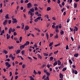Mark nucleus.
I'll use <instances>...</instances> for the list:
<instances>
[{
  "mask_svg": "<svg viewBox=\"0 0 80 80\" xmlns=\"http://www.w3.org/2000/svg\"><path fill=\"white\" fill-rule=\"evenodd\" d=\"M12 20H13V21H12L13 24H14L15 23H17V19H16V18H12Z\"/></svg>",
  "mask_w": 80,
  "mask_h": 80,
  "instance_id": "obj_1",
  "label": "nucleus"
},
{
  "mask_svg": "<svg viewBox=\"0 0 80 80\" xmlns=\"http://www.w3.org/2000/svg\"><path fill=\"white\" fill-rule=\"evenodd\" d=\"M27 8H31L32 7V4L31 3H29L28 4H27Z\"/></svg>",
  "mask_w": 80,
  "mask_h": 80,
  "instance_id": "obj_2",
  "label": "nucleus"
},
{
  "mask_svg": "<svg viewBox=\"0 0 80 80\" xmlns=\"http://www.w3.org/2000/svg\"><path fill=\"white\" fill-rule=\"evenodd\" d=\"M72 73H74L75 74V75H77V73H78V72H77V71L76 70H74V69L72 70Z\"/></svg>",
  "mask_w": 80,
  "mask_h": 80,
  "instance_id": "obj_3",
  "label": "nucleus"
},
{
  "mask_svg": "<svg viewBox=\"0 0 80 80\" xmlns=\"http://www.w3.org/2000/svg\"><path fill=\"white\" fill-rule=\"evenodd\" d=\"M29 28V27H28V26H26L25 28L24 29V31H25V30H28Z\"/></svg>",
  "mask_w": 80,
  "mask_h": 80,
  "instance_id": "obj_4",
  "label": "nucleus"
},
{
  "mask_svg": "<svg viewBox=\"0 0 80 80\" xmlns=\"http://www.w3.org/2000/svg\"><path fill=\"white\" fill-rule=\"evenodd\" d=\"M25 45L24 44V45H22L20 46V49L21 50H22V48H25Z\"/></svg>",
  "mask_w": 80,
  "mask_h": 80,
  "instance_id": "obj_5",
  "label": "nucleus"
},
{
  "mask_svg": "<svg viewBox=\"0 0 80 80\" xmlns=\"http://www.w3.org/2000/svg\"><path fill=\"white\" fill-rule=\"evenodd\" d=\"M24 45H25V46L30 45V42H29V41H27L24 44Z\"/></svg>",
  "mask_w": 80,
  "mask_h": 80,
  "instance_id": "obj_6",
  "label": "nucleus"
},
{
  "mask_svg": "<svg viewBox=\"0 0 80 80\" xmlns=\"http://www.w3.org/2000/svg\"><path fill=\"white\" fill-rule=\"evenodd\" d=\"M28 13H30L31 16H32L33 17V16L34 15V13H33L30 11H29Z\"/></svg>",
  "mask_w": 80,
  "mask_h": 80,
  "instance_id": "obj_7",
  "label": "nucleus"
},
{
  "mask_svg": "<svg viewBox=\"0 0 80 80\" xmlns=\"http://www.w3.org/2000/svg\"><path fill=\"white\" fill-rule=\"evenodd\" d=\"M12 28H10L9 30V32L8 33L10 34L12 33Z\"/></svg>",
  "mask_w": 80,
  "mask_h": 80,
  "instance_id": "obj_8",
  "label": "nucleus"
},
{
  "mask_svg": "<svg viewBox=\"0 0 80 80\" xmlns=\"http://www.w3.org/2000/svg\"><path fill=\"white\" fill-rule=\"evenodd\" d=\"M8 22V20H5L3 23V25H5L6 24H7Z\"/></svg>",
  "mask_w": 80,
  "mask_h": 80,
  "instance_id": "obj_9",
  "label": "nucleus"
},
{
  "mask_svg": "<svg viewBox=\"0 0 80 80\" xmlns=\"http://www.w3.org/2000/svg\"><path fill=\"white\" fill-rule=\"evenodd\" d=\"M60 77L61 79H62L63 78V75L62 74V73H60Z\"/></svg>",
  "mask_w": 80,
  "mask_h": 80,
  "instance_id": "obj_10",
  "label": "nucleus"
},
{
  "mask_svg": "<svg viewBox=\"0 0 80 80\" xmlns=\"http://www.w3.org/2000/svg\"><path fill=\"white\" fill-rule=\"evenodd\" d=\"M37 55L38 57H39V58H40V59H42V56L40 55L39 54H38Z\"/></svg>",
  "mask_w": 80,
  "mask_h": 80,
  "instance_id": "obj_11",
  "label": "nucleus"
},
{
  "mask_svg": "<svg viewBox=\"0 0 80 80\" xmlns=\"http://www.w3.org/2000/svg\"><path fill=\"white\" fill-rule=\"evenodd\" d=\"M20 50H17V51L16 52V54H18V53H20Z\"/></svg>",
  "mask_w": 80,
  "mask_h": 80,
  "instance_id": "obj_12",
  "label": "nucleus"
},
{
  "mask_svg": "<svg viewBox=\"0 0 80 80\" xmlns=\"http://www.w3.org/2000/svg\"><path fill=\"white\" fill-rule=\"evenodd\" d=\"M58 64V63L57 62V61H55L54 63H53L54 66H56Z\"/></svg>",
  "mask_w": 80,
  "mask_h": 80,
  "instance_id": "obj_13",
  "label": "nucleus"
},
{
  "mask_svg": "<svg viewBox=\"0 0 80 80\" xmlns=\"http://www.w3.org/2000/svg\"><path fill=\"white\" fill-rule=\"evenodd\" d=\"M34 8H32L30 9V11H31V12H34Z\"/></svg>",
  "mask_w": 80,
  "mask_h": 80,
  "instance_id": "obj_14",
  "label": "nucleus"
},
{
  "mask_svg": "<svg viewBox=\"0 0 80 80\" xmlns=\"http://www.w3.org/2000/svg\"><path fill=\"white\" fill-rule=\"evenodd\" d=\"M51 10V8L50 7H48L47 8V11H50Z\"/></svg>",
  "mask_w": 80,
  "mask_h": 80,
  "instance_id": "obj_15",
  "label": "nucleus"
},
{
  "mask_svg": "<svg viewBox=\"0 0 80 80\" xmlns=\"http://www.w3.org/2000/svg\"><path fill=\"white\" fill-rule=\"evenodd\" d=\"M46 35L47 39L48 40V38H49V35H48V33H46Z\"/></svg>",
  "mask_w": 80,
  "mask_h": 80,
  "instance_id": "obj_16",
  "label": "nucleus"
},
{
  "mask_svg": "<svg viewBox=\"0 0 80 80\" xmlns=\"http://www.w3.org/2000/svg\"><path fill=\"white\" fill-rule=\"evenodd\" d=\"M77 3H74V8H77Z\"/></svg>",
  "mask_w": 80,
  "mask_h": 80,
  "instance_id": "obj_17",
  "label": "nucleus"
},
{
  "mask_svg": "<svg viewBox=\"0 0 80 80\" xmlns=\"http://www.w3.org/2000/svg\"><path fill=\"white\" fill-rule=\"evenodd\" d=\"M8 48L9 50H11V49H13V48H14L13 46H12L11 47L9 46Z\"/></svg>",
  "mask_w": 80,
  "mask_h": 80,
  "instance_id": "obj_18",
  "label": "nucleus"
},
{
  "mask_svg": "<svg viewBox=\"0 0 80 80\" xmlns=\"http://www.w3.org/2000/svg\"><path fill=\"white\" fill-rule=\"evenodd\" d=\"M74 56L75 57H78V53H76L74 54Z\"/></svg>",
  "mask_w": 80,
  "mask_h": 80,
  "instance_id": "obj_19",
  "label": "nucleus"
},
{
  "mask_svg": "<svg viewBox=\"0 0 80 80\" xmlns=\"http://www.w3.org/2000/svg\"><path fill=\"white\" fill-rule=\"evenodd\" d=\"M34 29H35L36 30H37L38 32H40V30L39 29H38V28H34Z\"/></svg>",
  "mask_w": 80,
  "mask_h": 80,
  "instance_id": "obj_20",
  "label": "nucleus"
},
{
  "mask_svg": "<svg viewBox=\"0 0 80 80\" xmlns=\"http://www.w3.org/2000/svg\"><path fill=\"white\" fill-rule=\"evenodd\" d=\"M21 25L22 26V29H23V28H24V23H22L21 24Z\"/></svg>",
  "mask_w": 80,
  "mask_h": 80,
  "instance_id": "obj_21",
  "label": "nucleus"
},
{
  "mask_svg": "<svg viewBox=\"0 0 80 80\" xmlns=\"http://www.w3.org/2000/svg\"><path fill=\"white\" fill-rule=\"evenodd\" d=\"M54 38L56 39L58 38V34H56V35L54 37Z\"/></svg>",
  "mask_w": 80,
  "mask_h": 80,
  "instance_id": "obj_22",
  "label": "nucleus"
},
{
  "mask_svg": "<svg viewBox=\"0 0 80 80\" xmlns=\"http://www.w3.org/2000/svg\"><path fill=\"white\" fill-rule=\"evenodd\" d=\"M58 65H61V62H60V60H58Z\"/></svg>",
  "mask_w": 80,
  "mask_h": 80,
  "instance_id": "obj_23",
  "label": "nucleus"
},
{
  "mask_svg": "<svg viewBox=\"0 0 80 80\" xmlns=\"http://www.w3.org/2000/svg\"><path fill=\"white\" fill-rule=\"evenodd\" d=\"M43 55H44V56H45V57H47V56H48V54L46 53H44L43 54Z\"/></svg>",
  "mask_w": 80,
  "mask_h": 80,
  "instance_id": "obj_24",
  "label": "nucleus"
},
{
  "mask_svg": "<svg viewBox=\"0 0 80 80\" xmlns=\"http://www.w3.org/2000/svg\"><path fill=\"white\" fill-rule=\"evenodd\" d=\"M50 61H52L53 60V57H50Z\"/></svg>",
  "mask_w": 80,
  "mask_h": 80,
  "instance_id": "obj_25",
  "label": "nucleus"
},
{
  "mask_svg": "<svg viewBox=\"0 0 80 80\" xmlns=\"http://www.w3.org/2000/svg\"><path fill=\"white\" fill-rule=\"evenodd\" d=\"M53 42H51L49 44V47H52V45H53Z\"/></svg>",
  "mask_w": 80,
  "mask_h": 80,
  "instance_id": "obj_26",
  "label": "nucleus"
},
{
  "mask_svg": "<svg viewBox=\"0 0 80 80\" xmlns=\"http://www.w3.org/2000/svg\"><path fill=\"white\" fill-rule=\"evenodd\" d=\"M66 70H67V68H64L62 69V72H65Z\"/></svg>",
  "mask_w": 80,
  "mask_h": 80,
  "instance_id": "obj_27",
  "label": "nucleus"
},
{
  "mask_svg": "<svg viewBox=\"0 0 80 80\" xmlns=\"http://www.w3.org/2000/svg\"><path fill=\"white\" fill-rule=\"evenodd\" d=\"M60 33H61V35H63V34L64 33V31H61Z\"/></svg>",
  "mask_w": 80,
  "mask_h": 80,
  "instance_id": "obj_28",
  "label": "nucleus"
},
{
  "mask_svg": "<svg viewBox=\"0 0 80 80\" xmlns=\"http://www.w3.org/2000/svg\"><path fill=\"white\" fill-rule=\"evenodd\" d=\"M58 26L59 28H62V24H59Z\"/></svg>",
  "mask_w": 80,
  "mask_h": 80,
  "instance_id": "obj_29",
  "label": "nucleus"
},
{
  "mask_svg": "<svg viewBox=\"0 0 80 80\" xmlns=\"http://www.w3.org/2000/svg\"><path fill=\"white\" fill-rule=\"evenodd\" d=\"M5 18L6 19H7V18H8L9 17H8V14H7L6 15L5 17Z\"/></svg>",
  "mask_w": 80,
  "mask_h": 80,
  "instance_id": "obj_30",
  "label": "nucleus"
},
{
  "mask_svg": "<svg viewBox=\"0 0 80 80\" xmlns=\"http://www.w3.org/2000/svg\"><path fill=\"white\" fill-rule=\"evenodd\" d=\"M3 52L4 53H5V54H7V53L8 52H7V50H4Z\"/></svg>",
  "mask_w": 80,
  "mask_h": 80,
  "instance_id": "obj_31",
  "label": "nucleus"
},
{
  "mask_svg": "<svg viewBox=\"0 0 80 80\" xmlns=\"http://www.w3.org/2000/svg\"><path fill=\"white\" fill-rule=\"evenodd\" d=\"M22 37H20V38H19V40H20V42H22Z\"/></svg>",
  "mask_w": 80,
  "mask_h": 80,
  "instance_id": "obj_32",
  "label": "nucleus"
},
{
  "mask_svg": "<svg viewBox=\"0 0 80 80\" xmlns=\"http://www.w3.org/2000/svg\"><path fill=\"white\" fill-rule=\"evenodd\" d=\"M5 63L6 64V66H7V67L9 64V63H8V62H6Z\"/></svg>",
  "mask_w": 80,
  "mask_h": 80,
  "instance_id": "obj_33",
  "label": "nucleus"
},
{
  "mask_svg": "<svg viewBox=\"0 0 80 80\" xmlns=\"http://www.w3.org/2000/svg\"><path fill=\"white\" fill-rule=\"evenodd\" d=\"M46 74H47V76H49V75H50V73L49 72H46Z\"/></svg>",
  "mask_w": 80,
  "mask_h": 80,
  "instance_id": "obj_34",
  "label": "nucleus"
},
{
  "mask_svg": "<svg viewBox=\"0 0 80 80\" xmlns=\"http://www.w3.org/2000/svg\"><path fill=\"white\" fill-rule=\"evenodd\" d=\"M33 73L34 74V75H37V74L38 73L36 72V71L35 70H34Z\"/></svg>",
  "mask_w": 80,
  "mask_h": 80,
  "instance_id": "obj_35",
  "label": "nucleus"
},
{
  "mask_svg": "<svg viewBox=\"0 0 80 80\" xmlns=\"http://www.w3.org/2000/svg\"><path fill=\"white\" fill-rule=\"evenodd\" d=\"M60 45V43H59L58 44L55 45L54 47H58V46H59Z\"/></svg>",
  "mask_w": 80,
  "mask_h": 80,
  "instance_id": "obj_36",
  "label": "nucleus"
},
{
  "mask_svg": "<svg viewBox=\"0 0 80 80\" xmlns=\"http://www.w3.org/2000/svg\"><path fill=\"white\" fill-rule=\"evenodd\" d=\"M25 51L24 50H23L21 52V53L22 54V55L24 54V53H25Z\"/></svg>",
  "mask_w": 80,
  "mask_h": 80,
  "instance_id": "obj_37",
  "label": "nucleus"
},
{
  "mask_svg": "<svg viewBox=\"0 0 80 80\" xmlns=\"http://www.w3.org/2000/svg\"><path fill=\"white\" fill-rule=\"evenodd\" d=\"M66 50H69V48H68V45H67L66 47Z\"/></svg>",
  "mask_w": 80,
  "mask_h": 80,
  "instance_id": "obj_38",
  "label": "nucleus"
},
{
  "mask_svg": "<svg viewBox=\"0 0 80 80\" xmlns=\"http://www.w3.org/2000/svg\"><path fill=\"white\" fill-rule=\"evenodd\" d=\"M65 8H63V9H61V11L62 13L63 12V10H65Z\"/></svg>",
  "mask_w": 80,
  "mask_h": 80,
  "instance_id": "obj_39",
  "label": "nucleus"
},
{
  "mask_svg": "<svg viewBox=\"0 0 80 80\" xmlns=\"http://www.w3.org/2000/svg\"><path fill=\"white\" fill-rule=\"evenodd\" d=\"M56 33H58V32H59V30L58 29H56Z\"/></svg>",
  "mask_w": 80,
  "mask_h": 80,
  "instance_id": "obj_40",
  "label": "nucleus"
},
{
  "mask_svg": "<svg viewBox=\"0 0 80 80\" xmlns=\"http://www.w3.org/2000/svg\"><path fill=\"white\" fill-rule=\"evenodd\" d=\"M8 22L9 24H10L12 22V21L11 20H9Z\"/></svg>",
  "mask_w": 80,
  "mask_h": 80,
  "instance_id": "obj_41",
  "label": "nucleus"
},
{
  "mask_svg": "<svg viewBox=\"0 0 80 80\" xmlns=\"http://www.w3.org/2000/svg\"><path fill=\"white\" fill-rule=\"evenodd\" d=\"M25 66H26L25 64H23L22 65V68H25Z\"/></svg>",
  "mask_w": 80,
  "mask_h": 80,
  "instance_id": "obj_42",
  "label": "nucleus"
},
{
  "mask_svg": "<svg viewBox=\"0 0 80 80\" xmlns=\"http://www.w3.org/2000/svg\"><path fill=\"white\" fill-rule=\"evenodd\" d=\"M57 3L58 4H60V0H58V1L57 2Z\"/></svg>",
  "mask_w": 80,
  "mask_h": 80,
  "instance_id": "obj_43",
  "label": "nucleus"
},
{
  "mask_svg": "<svg viewBox=\"0 0 80 80\" xmlns=\"http://www.w3.org/2000/svg\"><path fill=\"white\" fill-rule=\"evenodd\" d=\"M75 29L76 30V31L77 32V31H78V28L77 27H75Z\"/></svg>",
  "mask_w": 80,
  "mask_h": 80,
  "instance_id": "obj_44",
  "label": "nucleus"
},
{
  "mask_svg": "<svg viewBox=\"0 0 80 80\" xmlns=\"http://www.w3.org/2000/svg\"><path fill=\"white\" fill-rule=\"evenodd\" d=\"M58 26L57 25L55 26V29H58Z\"/></svg>",
  "mask_w": 80,
  "mask_h": 80,
  "instance_id": "obj_45",
  "label": "nucleus"
},
{
  "mask_svg": "<svg viewBox=\"0 0 80 80\" xmlns=\"http://www.w3.org/2000/svg\"><path fill=\"white\" fill-rule=\"evenodd\" d=\"M34 8H35V11L37 10H38V8H37V7H35Z\"/></svg>",
  "mask_w": 80,
  "mask_h": 80,
  "instance_id": "obj_46",
  "label": "nucleus"
},
{
  "mask_svg": "<svg viewBox=\"0 0 80 80\" xmlns=\"http://www.w3.org/2000/svg\"><path fill=\"white\" fill-rule=\"evenodd\" d=\"M62 5H63V6L65 5V2H62Z\"/></svg>",
  "mask_w": 80,
  "mask_h": 80,
  "instance_id": "obj_47",
  "label": "nucleus"
},
{
  "mask_svg": "<svg viewBox=\"0 0 80 80\" xmlns=\"http://www.w3.org/2000/svg\"><path fill=\"white\" fill-rule=\"evenodd\" d=\"M44 73H47V72H47V70L45 69L44 70Z\"/></svg>",
  "mask_w": 80,
  "mask_h": 80,
  "instance_id": "obj_48",
  "label": "nucleus"
},
{
  "mask_svg": "<svg viewBox=\"0 0 80 80\" xmlns=\"http://www.w3.org/2000/svg\"><path fill=\"white\" fill-rule=\"evenodd\" d=\"M34 7H37V6H38V4L35 3L34 4Z\"/></svg>",
  "mask_w": 80,
  "mask_h": 80,
  "instance_id": "obj_49",
  "label": "nucleus"
},
{
  "mask_svg": "<svg viewBox=\"0 0 80 80\" xmlns=\"http://www.w3.org/2000/svg\"><path fill=\"white\" fill-rule=\"evenodd\" d=\"M13 35L14 36L17 35V32H14Z\"/></svg>",
  "mask_w": 80,
  "mask_h": 80,
  "instance_id": "obj_50",
  "label": "nucleus"
},
{
  "mask_svg": "<svg viewBox=\"0 0 80 80\" xmlns=\"http://www.w3.org/2000/svg\"><path fill=\"white\" fill-rule=\"evenodd\" d=\"M7 67H8V68H10V67H11V65L10 64H9L7 66Z\"/></svg>",
  "mask_w": 80,
  "mask_h": 80,
  "instance_id": "obj_51",
  "label": "nucleus"
},
{
  "mask_svg": "<svg viewBox=\"0 0 80 80\" xmlns=\"http://www.w3.org/2000/svg\"><path fill=\"white\" fill-rule=\"evenodd\" d=\"M10 76L12 75V72H9Z\"/></svg>",
  "mask_w": 80,
  "mask_h": 80,
  "instance_id": "obj_52",
  "label": "nucleus"
},
{
  "mask_svg": "<svg viewBox=\"0 0 80 80\" xmlns=\"http://www.w3.org/2000/svg\"><path fill=\"white\" fill-rule=\"evenodd\" d=\"M71 39L72 41H74V39H73V37H71Z\"/></svg>",
  "mask_w": 80,
  "mask_h": 80,
  "instance_id": "obj_53",
  "label": "nucleus"
},
{
  "mask_svg": "<svg viewBox=\"0 0 80 80\" xmlns=\"http://www.w3.org/2000/svg\"><path fill=\"white\" fill-rule=\"evenodd\" d=\"M25 3H28V0H26L25 1Z\"/></svg>",
  "mask_w": 80,
  "mask_h": 80,
  "instance_id": "obj_54",
  "label": "nucleus"
},
{
  "mask_svg": "<svg viewBox=\"0 0 80 80\" xmlns=\"http://www.w3.org/2000/svg\"><path fill=\"white\" fill-rule=\"evenodd\" d=\"M34 22H38V19H37V18L34 20Z\"/></svg>",
  "mask_w": 80,
  "mask_h": 80,
  "instance_id": "obj_55",
  "label": "nucleus"
},
{
  "mask_svg": "<svg viewBox=\"0 0 80 80\" xmlns=\"http://www.w3.org/2000/svg\"><path fill=\"white\" fill-rule=\"evenodd\" d=\"M58 51H57L56 52H54V54H56V53H58Z\"/></svg>",
  "mask_w": 80,
  "mask_h": 80,
  "instance_id": "obj_56",
  "label": "nucleus"
},
{
  "mask_svg": "<svg viewBox=\"0 0 80 80\" xmlns=\"http://www.w3.org/2000/svg\"><path fill=\"white\" fill-rule=\"evenodd\" d=\"M15 31V28H13V29H12V32H14Z\"/></svg>",
  "mask_w": 80,
  "mask_h": 80,
  "instance_id": "obj_57",
  "label": "nucleus"
},
{
  "mask_svg": "<svg viewBox=\"0 0 80 80\" xmlns=\"http://www.w3.org/2000/svg\"><path fill=\"white\" fill-rule=\"evenodd\" d=\"M28 58L29 59H30V60H32V58H31L30 57H28Z\"/></svg>",
  "mask_w": 80,
  "mask_h": 80,
  "instance_id": "obj_58",
  "label": "nucleus"
},
{
  "mask_svg": "<svg viewBox=\"0 0 80 80\" xmlns=\"http://www.w3.org/2000/svg\"><path fill=\"white\" fill-rule=\"evenodd\" d=\"M52 28H55V25H53L52 26Z\"/></svg>",
  "mask_w": 80,
  "mask_h": 80,
  "instance_id": "obj_59",
  "label": "nucleus"
},
{
  "mask_svg": "<svg viewBox=\"0 0 80 80\" xmlns=\"http://www.w3.org/2000/svg\"><path fill=\"white\" fill-rule=\"evenodd\" d=\"M71 60H72V62H74L75 61V60H74V58H71Z\"/></svg>",
  "mask_w": 80,
  "mask_h": 80,
  "instance_id": "obj_60",
  "label": "nucleus"
},
{
  "mask_svg": "<svg viewBox=\"0 0 80 80\" xmlns=\"http://www.w3.org/2000/svg\"><path fill=\"white\" fill-rule=\"evenodd\" d=\"M38 17H41V16H42V14H38Z\"/></svg>",
  "mask_w": 80,
  "mask_h": 80,
  "instance_id": "obj_61",
  "label": "nucleus"
},
{
  "mask_svg": "<svg viewBox=\"0 0 80 80\" xmlns=\"http://www.w3.org/2000/svg\"><path fill=\"white\" fill-rule=\"evenodd\" d=\"M69 21H70V19H69V18L67 19V23H68V22H69Z\"/></svg>",
  "mask_w": 80,
  "mask_h": 80,
  "instance_id": "obj_62",
  "label": "nucleus"
},
{
  "mask_svg": "<svg viewBox=\"0 0 80 80\" xmlns=\"http://www.w3.org/2000/svg\"><path fill=\"white\" fill-rule=\"evenodd\" d=\"M35 15H38V11L36 12L35 13Z\"/></svg>",
  "mask_w": 80,
  "mask_h": 80,
  "instance_id": "obj_63",
  "label": "nucleus"
},
{
  "mask_svg": "<svg viewBox=\"0 0 80 80\" xmlns=\"http://www.w3.org/2000/svg\"><path fill=\"white\" fill-rule=\"evenodd\" d=\"M47 67L49 68H50V65H48H48H47Z\"/></svg>",
  "mask_w": 80,
  "mask_h": 80,
  "instance_id": "obj_64",
  "label": "nucleus"
}]
</instances>
